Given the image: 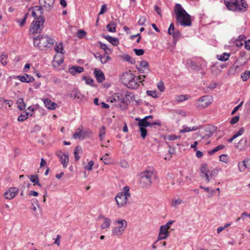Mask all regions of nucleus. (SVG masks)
Instances as JSON below:
<instances>
[{"instance_id": "obj_1", "label": "nucleus", "mask_w": 250, "mask_h": 250, "mask_svg": "<svg viewBox=\"0 0 250 250\" xmlns=\"http://www.w3.org/2000/svg\"><path fill=\"white\" fill-rule=\"evenodd\" d=\"M174 12L176 15V21L177 24L183 27L191 25V17L183 8L180 4L177 3L174 7Z\"/></svg>"}, {"instance_id": "obj_2", "label": "nucleus", "mask_w": 250, "mask_h": 250, "mask_svg": "<svg viewBox=\"0 0 250 250\" xmlns=\"http://www.w3.org/2000/svg\"><path fill=\"white\" fill-rule=\"evenodd\" d=\"M54 43V39L47 35H40L34 38V45L38 46L41 50H43L46 47H51Z\"/></svg>"}, {"instance_id": "obj_3", "label": "nucleus", "mask_w": 250, "mask_h": 250, "mask_svg": "<svg viewBox=\"0 0 250 250\" xmlns=\"http://www.w3.org/2000/svg\"><path fill=\"white\" fill-rule=\"evenodd\" d=\"M227 8L233 11H246L248 4L244 0H225Z\"/></svg>"}, {"instance_id": "obj_4", "label": "nucleus", "mask_w": 250, "mask_h": 250, "mask_svg": "<svg viewBox=\"0 0 250 250\" xmlns=\"http://www.w3.org/2000/svg\"><path fill=\"white\" fill-rule=\"evenodd\" d=\"M152 178H157L153 169H146L140 174V184L143 187L149 186L151 184Z\"/></svg>"}, {"instance_id": "obj_5", "label": "nucleus", "mask_w": 250, "mask_h": 250, "mask_svg": "<svg viewBox=\"0 0 250 250\" xmlns=\"http://www.w3.org/2000/svg\"><path fill=\"white\" fill-rule=\"evenodd\" d=\"M111 103H115V106L120 107L122 110L127 108V104L124 96L120 93H116L110 96L108 100Z\"/></svg>"}, {"instance_id": "obj_6", "label": "nucleus", "mask_w": 250, "mask_h": 250, "mask_svg": "<svg viewBox=\"0 0 250 250\" xmlns=\"http://www.w3.org/2000/svg\"><path fill=\"white\" fill-rule=\"evenodd\" d=\"M200 171L201 177L205 179L207 183L209 182L211 178L215 177L218 174V170L216 169L210 170L206 163L201 166Z\"/></svg>"}, {"instance_id": "obj_7", "label": "nucleus", "mask_w": 250, "mask_h": 250, "mask_svg": "<svg viewBox=\"0 0 250 250\" xmlns=\"http://www.w3.org/2000/svg\"><path fill=\"white\" fill-rule=\"evenodd\" d=\"M129 189L128 186L125 187L124 191L118 193L115 197V200L118 207H122L126 204L128 197L130 196Z\"/></svg>"}, {"instance_id": "obj_8", "label": "nucleus", "mask_w": 250, "mask_h": 250, "mask_svg": "<svg viewBox=\"0 0 250 250\" xmlns=\"http://www.w3.org/2000/svg\"><path fill=\"white\" fill-rule=\"evenodd\" d=\"M44 21V18H39L38 20H34L31 23L30 31L33 34L40 33L43 29Z\"/></svg>"}, {"instance_id": "obj_9", "label": "nucleus", "mask_w": 250, "mask_h": 250, "mask_svg": "<svg viewBox=\"0 0 250 250\" xmlns=\"http://www.w3.org/2000/svg\"><path fill=\"white\" fill-rule=\"evenodd\" d=\"M136 120L139 121L138 125L141 132V136L144 139L147 135V130L146 128L148 126H152V125H151V123L144 119H139L137 118H136Z\"/></svg>"}, {"instance_id": "obj_10", "label": "nucleus", "mask_w": 250, "mask_h": 250, "mask_svg": "<svg viewBox=\"0 0 250 250\" xmlns=\"http://www.w3.org/2000/svg\"><path fill=\"white\" fill-rule=\"evenodd\" d=\"M117 222L119 224V225L114 228L112 230V232L113 235L120 236L126 228L127 222L124 219L118 220Z\"/></svg>"}, {"instance_id": "obj_11", "label": "nucleus", "mask_w": 250, "mask_h": 250, "mask_svg": "<svg viewBox=\"0 0 250 250\" xmlns=\"http://www.w3.org/2000/svg\"><path fill=\"white\" fill-rule=\"evenodd\" d=\"M91 131L89 129H82V126H80L73 135V138L75 139L79 138L84 139L89 136Z\"/></svg>"}, {"instance_id": "obj_12", "label": "nucleus", "mask_w": 250, "mask_h": 250, "mask_svg": "<svg viewBox=\"0 0 250 250\" xmlns=\"http://www.w3.org/2000/svg\"><path fill=\"white\" fill-rule=\"evenodd\" d=\"M212 101V98L210 96H202L198 100L197 106L200 108H205L210 104Z\"/></svg>"}, {"instance_id": "obj_13", "label": "nucleus", "mask_w": 250, "mask_h": 250, "mask_svg": "<svg viewBox=\"0 0 250 250\" xmlns=\"http://www.w3.org/2000/svg\"><path fill=\"white\" fill-rule=\"evenodd\" d=\"M19 188L17 187L9 188L4 194V197L7 199H12L17 194Z\"/></svg>"}, {"instance_id": "obj_14", "label": "nucleus", "mask_w": 250, "mask_h": 250, "mask_svg": "<svg viewBox=\"0 0 250 250\" xmlns=\"http://www.w3.org/2000/svg\"><path fill=\"white\" fill-rule=\"evenodd\" d=\"M56 155L59 158L60 160L64 167H66L69 161V156L67 153H63L61 151H57Z\"/></svg>"}, {"instance_id": "obj_15", "label": "nucleus", "mask_w": 250, "mask_h": 250, "mask_svg": "<svg viewBox=\"0 0 250 250\" xmlns=\"http://www.w3.org/2000/svg\"><path fill=\"white\" fill-rule=\"evenodd\" d=\"M55 0H39V3L44 7L45 10L50 11L53 8Z\"/></svg>"}, {"instance_id": "obj_16", "label": "nucleus", "mask_w": 250, "mask_h": 250, "mask_svg": "<svg viewBox=\"0 0 250 250\" xmlns=\"http://www.w3.org/2000/svg\"><path fill=\"white\" fill-rule=\"evenodd\" d=\"M134 74L129 72H126L123 73L122 77L121 78V80L125 85H126V84L130 81V80H132L133 78H134Z\"/></svg>"}, {"instance_id": "obj_17", "label": "nucleus", "mask_w": 250, "mask_h": 250, "mask_svg": "<svg viewBox=\"0 0 250 250\" xmlns=\"http://www.w3.org/2000/svg\"><path fill=\"white\" fill-rule=\"evenodd\" d=\"M17 78L22 83H29L34 81L35 79L33 77L25 74L23 76L18 75Z\"/></svg>"}, {"instance_id": "obj_18", "label": "nucleus", "mask_w": 250, "mask_h": 250, "mask_svg": "<svg viewBox=\"0 0 250 250\" xmlns=\"http://www.w3.org/2000/svg\"><path fill=\"white\" fill-rule=\"evenodd\" d=\"M140 85L139 81L138 79L134 75V78L132 80H130L129 82L126 84V86L131 89H135L137 88Z\"/></svg>"}, {"instance_id": "obj_19", "label": "nucleus", "mask_w": 250, "mask_h": 250, "mask_svg": "<svg viewBox=\"0 0 250 250\" xmlns=\"http://www.w3.org/2000/svg\"><path fill=\"white\" fill-rule=\"evenodd\" d=\"M246 39V37L245 36L240 35L236 39H232L231 40V42L234 43L236 46L238 47H241L243 45V42H245Z\"/></svg>"}, {"instance_id": "obj_20", "label": "nucleus", "mask_w": 250, "mask_h": 250, "mask_svg": "<svg viewBox=\"0 0 250 250\" xmlns=\"http://www.w3.org/2000/svg\"><path fill=\"white\" fill-rule=\"evenodd\" d=\"M94 74L98 82L102 83L105 80L104 75L101 70L95 68Z\"/></svg>"}, {"instance_id": "obj_21", "label": "nucleus", "mask_w": 250, "mask_h": 250, "mask_svg": "<svg viewBox=\"0 0 250 250\" xmlns=\"http://www.w3.org/2000/svg\"><path fill=\"white\" fill-rule=\"evenodd\" d=\"M43 103L45 106L50 110H54L57 106V104L51 102L50 99L47 98L43 100Z\"/></svg>"}, {"instance_id": "obj_22", "label": "nucleus", "mask_w": 250, "mask_h": 250, "mask_svg": "<svg viewBox=\"0 0 250 250\" xmlns=\"http://www.w3.org/2000/svg\"><path fill=\"white\" fill-rule=\"evenodd\" d=\"M84 71V69L82 66H73L68 70L69 73L72 75H76V73H80Z\"/></svg>"}, {"instance_id": "obj_23", "label": "nucleus", "mask_w": 250, "mask_h": 250, "mask_svg": "<svg viewBox=\"0 0 250 250\" xmlns=\"http://www.w3.org/2000/svg\"><path fill=\"white\" fill-rule=\"evenodd\" d=\"M103 37L114 46H117L119 44V41L117 38H114L109 35L103 36Z\"/></svg>"}, {"instance_id": "obj_24", "label": "nucleus", "mask_w": 250, "mask_h": 250, "mask_svg": "<svg viewBox=\"0 0 250 250\" xmlns=\"http://www.w3.org/2000/svg\"><path fill=\"white\" fill-rule=\"evenodd\" d=\"M106 27L108 31L110 32L114 33L116 31V23L113 21H110Z\"/></svg>"}, {"instance_id": "obj_25", "label": "nucleus", "mask_w": 250, "mask_h": 250, "mask_svg": "<svg viewBox=\"0 0 250 250\" xmlns=\"http://www.w3.org/2000/svg\"><path fill=\"white\" fill-rule=\"evenodd\" d=\"M30 181L34 184V185H38L39 187H41L42 185L39 183V179L38 176L36 175H31L29 176Z\"/></svg>"}, {"instance_id": "obj_26", "label": "nucleus", "mask_w": 250, "mask_h": 250, "mask_svg": "<svg viewBox=\"0 0 250 250\" xmlns=\"http://www.w3.org/2000/svg\"><path fill=\"white\" fill-rule=\"evenodd\" d=\"M111 223V220L108 218H104V222L101 224V228L102 229L108 228Z\"/></svg>"}, {"instance_id": "obj_27", "label": "nucleus", "mask_w": 250, "mask_h": 250, "mask_svg": "<svg viewBox=\"0 0 250 250\" xmlns=\"http://www.w3.org/2000/svg\"><path fill=\"white\" fill-rule=\"evenodd\" d=\"M183 129L180 130V132L181 133H185L191 131L196 130L198 129V127L197 126H193L192 127H188L186 125H184L183 126Z\"/></svg>"}, {"instance_id": "obj_28", "label": "nucleus", "mask_w": 250, "mask_h": 250, "mask_svg": "<svg viewBox=\"0 0 250 250\" xmlns=\"http://www.w3.org/2000/svg\"><path fill=\"white\" fill-rule=\"evenodd\" d=\"M44 7L42 5L35 6L33 7V9L36 11L39 14V18H44L43 15V9Z\"/></svg>"}, {"instance_id": "obj_29", "label": "nucleus", "mask_w": 250, "mask_h": 250, "mask_svg": "<svg viewBox=\"0 0 250 250\" xmlns=\"http://www.w3.org/2000/svg\"><path fill=\"white\" fill-rule=\"evenodd\" d=\"M17 103L18 107L20 110H23L25 108L26 104L23 98L18 99Z\"/></svg>"}, {"instance_id": "obj_30", "label": "nucleus", "mask_w": 250, "mask_h": 250, "mask_svg": "<svg viewBox=\"0 0 250 250\" xmlns=\"http://www.w3.org/2000/svg\"><path fill=\"white\" fill-rule=\"evenodd\" d=\"M173 39V42L176 43L177 41L181 36V34L179 30L176 29L173 34L172 35Z\"/></svg>"}, {"instance_id": "obj_31", "label": "nucleus", "mask_w": 250, "mask_h": 250, "mask_svg": "<svg viewBox=\"0 0 250 250\" xmlns=\"http://www.w3.org/2000/svg\"><path fill=\"white\" fill-rule=\"evenodd\" d=\"M55 50L57 53H60L61 54H64L65 51L63 50V44L60 42L58 44H57L55 47Z\"/></svg>"}, {"instance_id": "obj_32", "label": "nucleus", "mask_w": 250, "mask_h": 250, "mask_svg": "<svg viewBox=\"0 0 250 250\" xmlns=\"http://www.w3.org/2000/svg\"><path fill=\"white\" fill-rule=\"evenodd\" d=\"M229 53H224L220 55H217V58L221 61H226L229 59Z\"/></svg>"}, {"instance_id": "obj_33", "label": "nucleus", "mask_w": 250, "mask_h": 250, "mask_svg": "<svg viewBox=\"0 0 250 250\" xmlns=\"http://www.w3.org/2000/svg\"><path fill=\"white\" fill-rule=\"evenodd\" d=\"M74 94H71V97H73L74 98H78V99L82 100L83 98V96L82 94L77 90H75L73 91Z\"/></svg>"}, {"instance_id": "obj_34", "label": "nucleus", "mask_w": 250, "mask_h": 250, "mask_svg": "<svg viewBox=\"0 0 250 250\" xmlns=\"http://www.w3.org/2000/svg\"><path fill=\"white\" fill-rule=\"evenodd\" d=\"M224 147H225V146L223 145H219V146H217L216 147H215L212 150L209 151L208 152V153L209 155H213L214 153H215L217 151L223 149L224 148Z\"/></svg>"}, {"instance_id": "obj_35", "label": "nucleus", "mask_w": 250, "mask_h": 250, "mask_svg": "<svg viewBox=\"0 0 250 250\" xmlns=\"http://www.w3.org/2000/svg\"><path fill=\"white\" fill-rule=\"evenodd\" d=\"M241 77L243 81H246L250 77V70H246L241 74Z\"/></svg>"}, {"instance_id": "obj_36", "label": "nucleus", "mask_w": 250, "mask_h": 250, "mask_svg": "<svg viewBox=\"0 0 250 250\" xmlns=\"http://www.w3.org/2000/svg\"><path fill=\"white\" fill-rule=\"evenodd\" d=\"M123 59L124 61L128 62L129 63L131 64H134L135 62V60L131 57L129 55L126 54L125 55Z\"/></svg>"}, {"instance_id": "obj_37", "label": "nucleus", "mask_w": 250, "mask_h": 250, "mask_svg": "<svg viewBox=\"0 0 250 250\" xmlns=\"http://www.w3.org/2000/svg\"><path fill=\"white\" fill-rule=\"evenodd\" d=\"M247 143V139L246 138H242L236 145V147H240L241 149Z\"/></svg>"}, {"instance_id": "obj_38", "label": "nucleus", "mask_w": 250, "mask_h": 250, "mask_svg": "<svg viewBox=\"0 0 250 250\" xmlns=\"http://www.w3.org/2000/svg\"><path fill=\"white\" fill-rule=\"evenodd\" d=\"M101 160H102L105 165H109L111 164V161L107 153L104 155L101 158Z\"/></svg>"}, {"instance_id": "obj_39", "label": "nucleus", "mask_w": 250, "mask_h": 250, "mask_svg": "<svg viewBox=\"0 0 250 250\" xmlns=\"http://www.w3.org/2000/svg\"><path fill=\"white\" fill-rule=\"evenodd\" d=\"M8 56L6 54H2L0 56V61L2 64L5 65L7 63Z\"/></svg>"}, {"instance_id": "obj_40", "label": "nucleus", "mask_w": 250, "mask_h": 250, "mask_svg": "<svg viewBox=\"0 0 250 250\" xmlns=\"http://www.w3.org/2000/svg\"><path fill=\"white\" fill-rule=\"evenodd\" d=\"M29 113L27 112H26L23 114H21L20 116H19L18 120L19 122H23L27 119Z\"/></svg>"}, {"instance_id": "obj_41", "label": "nucleus", "mask_w": 250, "mask_h": 250, "mask_svg": "<svg viewBox=\"0 0 250 250\" xmlns=\"http://www.w3.org/2000/svg\"><path fill=\"white\" fill-rule=\"evenodd\" d=\"M86 33L84 30L80 29L77 31L76 36L79 39H83L86 36Z\"/></svg>"}, {"instance_id": "obj_42", "label": "nucleus", "mask_w": 250, "mask_h": 250, "mask_svg": "<svg viewBox=\"0 0 250 250\" xmlns=\"http://www.w3.org/2000/svg\"><path fill=\"white\" fill-rule=\"evenodd\" d=\"M188 96L180 95H177L176 97V100L179 102H182L188 99Z\"/></svg>"}, {"instance_id": "obj_43", "label": "nucleus", "mask_w": 250, "mask_h": 250, "mask_svg": "<svg viewBox=\"0 0 250 250\" xmlns=\"http://www.w3.org/2000/svg\"><path fill=\"white\" fill-rule=\"evenodd\" d=\"M83 79L85 81V83L87 84L92 85L94 80L93 79L89 77H86V76H83Z\"/></svg>"}, {"instance_id": "obj_44", "label": "nucleus", "mask_w": 250, "mask_h": 250, "mask_svg": "<svg viewBox=\"0 0 250 250\" xmlns=\"http://www.w3.org/2000/svg\"><path fill=\"white\" fill-rule=\"evenodd\" d=\"M81 151V149L78 146H76L75 148L74 154L76 161H78L80 159V157L78 156V154Z\"/></svg>"}, {"instance_id": "obj_45", "label": "nucleus", "mask_w": 250, "mask_h": 250, "mask_svg": "<svg viewBox=\"0 0 250 250\" xmlns=\"http://www.w3.org/2000/svg\"><path fill=\"white\" fill-rule=\"evenodd\" d=\"M183 203V200L180 198L177 199H173L172 201V205L174 207H176L178 205H180Z\"/></svg>"}, {"instance_id": "obj_46", "label": "nucleus", "mask_w": 250, "mask_h": 250, "mask_svg": "<svg viewBox=\"0 0 250 250\" xmlns=\"http://www.w3.org/2000/svg\"><path fill=\"white\" fill-rule=\"evenodd\" d=\"M169 234L159 233L157 241L161 242V240L166 239L167 238Z\"/></svg>"}, {"instance_id": "obj_47", "label": "nucleus", "mask_w": 250, "mask_h": 250, "mask_svg": "<svg viewBox=\"0 0 250 250\" xmlns=\"http://www.w3.org/2000/svg\"><path fill=\"white\" fill-rule=\"evenodd\" d=\"M31 204L33 206V207L32 208V209L34 211H36L37 210V208L35 206V205H36L37 206H38V207H39V205L38 204V200L36 199H31Z\"/></svg>"}, {"instance_id": "obj_48", "label": "nucleus", "mask_w": 250, "mask_h": 250, "mask_svg": "<svg viewBox=\"0 0 250 250\" xmlns=\"http://www.w3.org/2000/svg\"><path fill=\"white\" fill-rule=\"evenodd\" d=\"M175 30L176 29H175L174 24L173 23H171L169 26V28L167 30V33L169 35L172 36V35L175 31Z\"/></svg>"}, {"instance_id": "obj_49", "label": "nucleus", "mask_w": 250, "mask_h": 250, "mask_svg": "<svg viewBox=\"0 0 250 250\" xmlns=\"http://www.w3.org/2000/svg\"><path fill=\"white\" fill-rule=\"evenodd\" d=\"M157 87L161 92H163L165 90V87L162 81H160L157 83Z\"/></svg>"}, {"instance_id": "obj_50", "label": "nucleus", "mask_w": 250, "mask_h": 250, "mask_svg": "<svg viewBox=\"0 0 250 250\" xmlns=\"http://www.w3.org/2000/svg\"><path fill=\"white\" fill-rule=\"evenodd\" d=\"M148 95L154 98H157V93L156 91L153 90H147L146 92Z\"/></svg>"}, {"instance_id": "obj_51", "label": "nucleus", "mask_w": 250, "mask_h": 250, "mask_svg": "<svg viewBox=\"0 0 250 250\" xmlns=\"http://www.w3.org/2000/svg\"><path fill=\"white\" fill-rule=\"evenodd\" d=\"M219 160L220 161L227 163L228 161V156L226 154H222L219 156Z\"/></svg>"}, {"instance_id": "obj_52", "label": "nucleus", "mask_w": 250, "mask_h": 250, "mask_svg": "<svg viewBox=\"0 0 250 250\" xmlns=\"http://www.w3.org/2000/svg\"><path fill=\"white\" fill-rule=\"evenodd\" d=\"M94 161H90V162H88V164L87 166H85L84 167V169L87 170H92V167L94 165Z\"/></svg>"}, {"instance_id": "obj_53", "label": "nucleus", "mask_w": 250, "mask_h": 250, "mask_svg": "<svg viewBox=\"0 0 250 250\" xmlns=\"http://www.w3.org/2000/svg\"><path fill=\"white\" fill-rule=\"evenodd\" d=\"M134 51L137 56L143 55L145 53L144 50L142 49H134Z\"/></svg>"}, {"instance_id": "obj_54", "label": "nucleus", "mask_w": 250, "mask_h": 250, "mask_svg": "<svg viewBox=\"0 0 250 250\" xmlns=\"http://www.w3.org/2000/svg\"><path fill=\"white\" fill-rule=\"evenodd\" d=\"M159 233L169 234V231H168V229L162 226L160 227Z\"/></svg>"}, {"instance_id": "obj_55", "label": "nucleus", "mask_w": 250, "mask_h": 250, "mask_svg": "<svg viewBox=\"0 0 250 250\" xmlns=\"http://www.w3.org/2000/svg\"><path fill=\"white\" fill-rule=\"evenodd\" d=\"M146 21V18L144 16H141L139 20L138 21V23L140 25H144Z\"/></svg>"}, {"instance_id": "obj_56", "label": "nucleus", "mask_w": 250, "mask_h": 250, "mask_svg": "<svg viewBox=\"0 0 250 250\" xmlns=\"http://www.w3.org/2000/svg\"><path fill=\"white\" fill-rule=\"evenodd\" d=\"M243 165H244L246 168H250V159H246L243 161Z\"/></svg>"}, {"instance_id": "obj_57", "label": "nucleus", "mask_w": 250, "mask_h": 250, "mask_svg": "<svg viewBox=\"0 0 250 250\" xmlns=\"http://www.w3.org/2000/svg\"><path fill=\"white\" fill-rule=\"evenodd\" d=\"M137 37V39L136 40V42L139 43L140 42V40L141 38V34L140 33L137 34L136 35H133L130 36V39L133 40L135 38Z\"/></svg>"}, {"instance_id": "obj_58", "label": "nucleus", "mask_w": 250, "mask_h": 250, "mask_svg": "<svg viewBox=\"0 0 250 250\" xmlns=\"http://www.w3.org/2000/svg\"><path fill=\"white\" fill-rule=\"evenodd\" d=\"M239 119V116H235L231 119V120L230 121V123L231 125H234L237 123Z\"/></svg>"}, {"instance_id": "obj_59", "label": "nucleus", "mask_w": 250, "mask_h": 250, "mask_svg": "<svg viewBox=\"0 0 250 250\" xmlns=\"http://www.w3.org/2000/svg\"><path fill=\"white\" fill-rule=\"evenodd\" d=\"M107 11V7L105 4H103L99 15H102Z\"/></svg>"}, {"instance_id": "obj_60", "label": "nucleus", "mask_w": 250, "mask_h": 250, "mask_svg": "<svg viewBox=\"0 0 250 250\" xmlns=\"http://www.w3.org/2000/svg\"><path fill=\"white\" fill-rule=\"evenodd\" d=\"M27 15H28V13L25 14V15H24V18H23V19L21 21H18V23H19V25L21 26H23L24 25L25 21H26V19H27Z\"/></svg>"}, {"instance_id": "obj_61", "label": "nucleus", "mask_w": 250, "mask_h": 250, "mask_svg": "<svg viewBox=\"0 0 250 250\" xmlns=\"http://www.w3.org/2000/svg\"><path fill=\"white\" fill-rule=\"evenodd\" d=\"M243 104V102H241L240 104H239L237 106L234 107L233 110L231 112V114L233 115L235 113V112L238 110V109Z\"/></svg>"}, {"instance_id": "obj_62", "label": "nucleus", "mask_w": 250, "mask_h": 250, "mask_svg": "<svg viewBox=\"0 0 250 250\" xmlns=\"http://www.w3.org/2000/svg\"><path fill=\"white\" fill-rule=\"evenodd\" d=\"M5 108V100L3 98H0V108Z\"/></svg>"}, {"instance_id": "obj_63", "label": "nucleus", "mask_w": 250, "mask_h": 250, "mask_svg": "<svg viewBox=\"0 0 250 250\" xmlns=\"http://www.w3.org/2000/svg\"><path fill=\"white\" fill-rule=\"evenodd\" d=\"M244 132V129L243 128H241L239 131L234 134V136L236 138L239 137V136L242 135Z\"/></svg>"}, {"instance_id": "obj_64", "label": "nucleus", "mask_w": 250, "mask_h": 250, "mask_svg": "<svg viewBox=\"0 0 250 250\" xmlns=\"http://www.w3.org/2000/svg\"><path fill=\"white\" fill-rule=\"evenodd\" d=\"M245 47L248 50H250V39L245 41Z\"/></svg>"}]
</instances>
